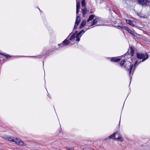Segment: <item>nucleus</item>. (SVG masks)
<instances>
[{
    "label": "nucleus",
    "instance_id": "nucleus-15",
    "mask_svg": "<svg viewBox=\"0 0 150 150\" xmlns=\"http://www.w3.org/2000/svg\"><path fill=\"white\" fill-rule=\"evenodd\" d=\"M85 32L83 30H81L79 33H77V34H76V38H78V37H79V35H80L81 33H85Z\"/></svg>",
    "mask_w": 150,
    "mask_h": 150
},
{
    "label": "nucleus",
    "instance_id": "nucleus-28",
    "mask_svg": "<svg viewBox=\"0 0 150 150\" xmlns=\"http://www.w3.org/2000/svg\"><path fill=\"white\" fill-rule=\"evenodd\" d=\"M138 63V61H136L134 64V67H135V66L137 65V64Z\"/></svg>",
    "mask_w": 150,
    "mask_h": 150
},
{
    "label": "nucleus",
    "instance_id": "nucleus-5",
    "mask_svg": "<svg viewBox=\"0 0 150 150\" xmlns=\"http://www.w3.org/2000/svg\"><path fill=\"white\" fill-rule=\"evenodd\" d=\"M14 142H15L16 144L21 146L24 145L23 142L21 139L18 138H16L15 139Z\"/></svg>",
    "mask_w": 150,
    "mask_h": 150
},
{
    "label": "nucleus",
    "instance_id": "nucleus-13",
    "mask_svg": "<svg viewBox=\"0 0 150 150\" xmlns=\"http://www.w3.org/2000/svg\"><path fill=\"white\" fill-rule=\"evenodd\" d=\"M94 17H95V16L93 15H91L89 16L88 18V19L87 22H88L90 21H91L93 19V18H94Z\"/></svg>",
    "mask_w": 150,
    "mask_h": 150
},
{
    "label": "nucleus",
    "instance_id": "nucleus-8",
    "mask_svg": "<svg viewBox=\"0 0 150 150\" xmlns=\"http://www.w3.org/2000/svg\"><path fill=\"white\" fill-rule=\"evenodd\" d=\"M99 19L100 18L99 17H96L95 19H93V21L91 22L92 24L91 25V26H92L93 25L96 24L99 20Z\"/></svg>",
    "mask_w": 150,
    "mask_h": 150
},
{
    "label": "nucleus",
    "instance_id": "nucleus-25",
    "mask_svg": "<svg viewBox=\"0 0 150 150\" xmlns=\"http://www.w3.org/2000/svg\"><path fill=\"white\" fill-rule=\"evenodd\" d=\"M1 54L2 55H4V56H5V57H6V58H8V57H11V56H10V55H9V54H7V55H6L3 54Z\"/></svg>",
    "mask_w": 150,
    "mask_h": 150
},
{
    "label": "nucleus",
    "instance_id": "nucleus-1",
    "mask_svg": "<svg viewBox=\"0 0 150 150\" xmlns=\"http://www.w3.org/2000/svg\"><path fill=\"white\" fill-rule=\"evenodd\" d=\"M133 64H132V63L128 61H127L125 62V65L124 66V67L126 70L129 71V74L130 76L131 77V75L132 74L133 72L132 73V70Z\"/></svg>",
    "mask_w": 150,
    "mask_h": 150
},
{
    "label": "nucleus",
    "instance_id": "nucleus-2",
    "mask_svg": "<svg viewBox=\"0 0 150 150\" xmlns=\"http://www.w3.org/2000/svg\"><path fill=\"white\" fill-rule=\"evenodd\" d=\"M137 57L139 59H142V62H143L148 58L149 57L148 55L145 53H137Z\"/></svg>",
    "mask_w": 150,
    "mask_h": 150
},
{
    "label": "nucleus",
    "instance_id": "nucleus-3",
    "mask_svg": "<svg viewBox=\"0 0 150 150\" xmlns=\"http://www.w3.org/2000/svg\"><path fill=\"white\" fill-rule=\"evenodd\" d=\"M115 140L119 141H122L123 140L122 138V136L120 133L117 131L115 133Z\"/></svg>",
    "mask_w": 150,
    "mask_h": 150
},
{
    "label": "nucleus",
    "instance_id": "nucleus-17",
    "mask_svg": "<svg viewBox=\"0 0 150 150\" xmlns=\"http://www.w3.org/2000/svg\"><path fill=\"white\" fill-rule=\"evenodd\" d=\"M126 62L125 60H122L118 64L121 67H123V66L125 64V63Z\"/></svg>",
    "mask_w": 150,
    "mask_h": 150
},
{
    "label": "nucleus",
    "instance_id": "nucleus-23",
    "mask_svg": "<svg viewBox=\"0 0 150 150\" xmlns=\"http://www.w3.org/2000/svg\"><path fill=\"white\" fill-rule=\"evenodd\" d=\"M8 140L9 141H10L11 142H14V140H15V139H13L11 137H9L8 139Z\"/></svg>",
    "mask_w": 150,
    "mask_h": 150
},
{
    "label": "nucleus",
    "instance_id": "nucleus-34",
    "mask_svg": "<svg viewBox=\"0 0 150 150\" xmlns=\"http://www.w3.org/2000/svg\"><path fill=\"white\" fill-rule=\"evenodd\" d=\"M97 25V26H99V25Z\"/></svg>",
    "mask_w": 150,
    "mask_h": 150
},
{
    "label": "nucleus",
    "instance_id": "nucleus-27",
    "mask_svg": "<svg viewBox=\"0 0 150 150\" xmlns=\"http://www.w3.org/2000/svg\"><path fill=\"white\" fill-rule=\"evenodd\" d=\"M142 1L144 2L145 1H146L148 3H150V0H141V1Z\"/></svg>",
    "mask_w": 150,
    "mask_h": 150
},
{
    "label": "nucleus",
    "instance_id": "nucleus-24",
    "mask_svg": "<svg viewBox=\"0 0 150 150\" xmlns=\"http://www.w3.org/2000/svg\"><path fill=\"white\" fill-rule=\"evenodd\" d=\"M118 27H120V28L121 29H124V28H125V26H124L122 25H118Z\"/></svg>",
    "mask_w": 150,
    "mask_h": 150
},
{
    "label": "nucleus",
    "instance_id": "nucleus-6",
    "mask_svg": "<svg viewBox=\"0 0 150 150\" xmlns=\"http://www.w3.org/2000/svg\"><path fill=\"white\" fill-rule=\"evenodd\" d=\"M134 53V49L133 47H131L130 50L127 52L128 54L131 55L132 56H133Z\"/></svg>",
    "mask_w": 150,
    "mask_h": 150
},
{
    "label": "nucleus",
    "instance_id": "nucleus-11",
    "mask_svg": "<svg viewBox=\"0 0 150 150\" xmlns=\"http://www.w3.org/2000/svg\"><path fill=\"white\" fill-rule=\"evenodd\" d=\"M120 60V58H117L116 57H113L111 59V61L117 62H119Z\"/></svg>",
    "mask_w": 150,
    "mask_h": 150
},
{
    "label": "nucleus",
    "instance_id": "nucleus-9",
    "mask_svg": "<svg viewBox=\"0 0 150 150\" xmlns=\"http://www.w3.org/2000/svg\"><path fill=\"white\" fill-rule=\"evenodd\" d=\"M82 14L83 17H85L87 12V9L86 7H84L83 9H81Z\"/></svg>",
    "mask_w": 150,
    "mask_h": 150
},
{
    "label": "nucleus",
    "instance_id": "nucleus-20",
    "mask_svg": "<svg viewBox=\"0 0 150 150\" xmlns=\"http://www.w3.org/2000/svg\"><path fill=\"white\" fill-rule=\"evenodd\" d=\"M129 33L131 34L132 35V36L134 37H136V35L134 33V32L132 31L131 30H129V31L128 32Z\"/></svg>",
    "mask_w": 150,
    "mask_h": 150
},
{
    "label": "nucleus",
    "instance_id": "nucleus-35",
    "mask_svg": "<svg viewBox=\"0 0 150 150\" xmlns=\"http://www.w3.org/2000/svg\"><path fill=\"white\" fill-rule=\"evenodd\" d=\"M89 29V28H88L87 29Z\"/></svg>",
    "mask_w": 150,
    "mask_h": 150
},
{
    "label": "nucleus",
    "instance_id": "nucleus-14",
    "mask_svg": "<svg viewBox=\"0 0 150 150\" xmlns=\"http://www.w3.org/2000/svg\"><path fill=\"white\" fill-rule=\"evenodd\" d=\"M126 22L131 25H134L133 23L131 20H126Z\"/></svg>",
    "mask_w": 150,
    "mask_h": 150
},
{
    "label": "nucleus",
    "instance_id": "nucleus-19",
    "mask_svg": "<svg viewBox=\"0 0 150 150\" xmlns=\"http://www.w3.org/2000/svg\"><path fill=\"white\" fill-rule=\"evenodd\" d=\"M82 6L83 7H86L85 6V0H82L81 1Z\"/></svg>",
    "mask_w": 150,
    "mask_h": 150
},
{
    "label": "nucleus",
    "instance_id": "nucleus-21",
    "mask_svg": "<svg viewBox=\"0 0 150 150\" xmlns=\"http://www.w3.org/2000/svg\"><path fill=\"white\" fill-rule=\"evenodd\" d=\"M79 24L77 23H75V24L74 26V29L73 30V31L74 30V29H75L77 27L78 25Z\"/></svg>",
    "mask_w": 150,
    "mask_h": 150
},
{
    "label": "nucleus",
    "instance_id": "nucleus-31",
    "mask_svg": "<svg viewBox=\"0 0 150 150\" xmlns=\"http://www.w3.org/2000/svg\"><path fill=\"white\" fill-rule=\"evenodd\" d=\"M120 121L119 124V126H120Z\"/></svg>",
    "mask_w": 150,
    "mask_h": 150
},
{
    "label": "nucleus",
    "instance_id": "nucleus-18",
    "mask_svg": "<svg viewBox=\"0 0 150 150\" xmlns=\"http://www.w3.org/2000/svg\"><path fill=\"white\" fill-rule=\"evenodd\" d=\"M109 137L110 139H114L115 140V133L109 136Z\"/></svg>",
    "mask_w": 150,
    "mask_h": 150
},
{
    "label": "nucleus",
    "instance_id": "nucleus-22",
    "mask_svg": "<svg viewBox=\"0 0 150 150\" xmlns=\"http://www.w3.org/2000/svg\"><path fill=\"white\" fill-rule=\"evenodd\" d=\"M125 28L124 29L127 31L128 32L129 31V30H130V29H129L128 27L126 26H125Z\"/></svg>",
    "mask_w": 150,
    "mask_h": 150
},
{
    "label": "nucleus",
    "instance_id": "nucleus-30",
    "mask_svg": "<svg viewBox=\"0 0 150 150\" xmlns=\"http://www.w3.org/2000/svg\"><path fill=\"white\" fill-rule=\"evenodd\" d=\"M59 46H60L61 47H62L63 46H64V45H58Z\"/></svg>",
    "mask_w": 150,
    "mask_h": 150
},
{
    "label": "nucleus",
    "instance_id": "nucleus-12",
    "mask_svg": "<svg viewBox=\"0 0 150 150\" xmlns=\"http://www.w3.org/2000/svg\"><path fill=\"white\" fill-rule=\"evenodd\" d=\"M77 32V31H76L75 33H74L71 36V37L69 39H68V40H69V41L70 40L71 41L74 39V38L75 37V36L76 35V33Z\"/></svg>",
    "mask_w": 150,
    "mask_h": 150
},
{
    "label": "nucleus",
    "instance_id": "nucleus-7",
    "mask_svg": "<svg viewBox=\"0 0 150 150\" xmlns=\"http://www.w3.org/2000/svg\"><path fill=\"white\" fill-rule=\"evenodd\" d=\"M76 13L78 14L79 12V9L80 7V2L78 1L77 0L76 1Z\"/></svg>",
    "mask_w": 150,
    "mask_h": 150
},
{
    "label": "nucleus",
    "instance_id": "nucleus-10",
    "mask_svg": "<svg viewBox=\"0 0 150 150\" xmlns=\"http://www.w3.org/2000/svg\"><path fill=\"white\" fill-rule=\"evenodd\" d=\"M86 21L85 20L83 21L81 23V24L80 25L79 27L80 28H81L83 27L85 25L86 23Z\"/></svg>",
    "mask_w": 150,
    "mask_h": 150
},
{
    "label": "nucleus",
    "instance_id": "nucleus-4",
    "mask_svg": "<svg viewBox=\"0 0 150 150\" xmlns=\"http://www.w3.org/2000/svg\"><path fill=\"white\" fill-rule=\"evenodd\" d=\"M71 34H70L69 35H70ZM70 35H69L68 37L64 40L60 44H58V45H64V46H67L69 43H70V41H69V40H68V38L69 37Z\"/></svg>",
    "mask_w": 150,
    "mask_h": 150
},
{
    "label": "nucleus",
    "instance_id": "nucleus-36",
    "mask_svg": "<svg viewBox=\"0 0 150 150\" xmlns=\"http://www.w3.org/2000/svg\"><path fill=\"white\" fill-rule=\"evenodd\" d=\"M1 54V53H0V54Z\"/></svg>",
    "mask_w": 150,
    "mask_h": 150
},
{
    "label": "nucleus",
    "instance_id": "nucleus-32",
    "mask_svg": "<svg viewBox=\"0 0 150 150\" xmlns=\"http://www.w3.org/2000/svg\"><path fill=\"white\" fill-rule=\"evenodd\" d=\"M39 10L40 11V12H41V10H40L39 8Z\"/></svg>",
    "mask_w": 150,
    "mask_h": 150
},
{
    "label": "nucleus",
    "instance_id": "nucleus-16",
    "mask_svg": "<svg viewBox=\"0 0 150 150\" xmlns=\"http://www.w3.org/2000/svg\"><path fill=\"white\" fill-rule=\"evenodd\" d=\"M80 16H76V21L75 23H77L78 24H79L80 23Z\"/></svg>",
    "mask_w": 150,
    "mask_h": 150
},
{
    "label": "nucleus",
    "instance_id": "nucleus-33",
    "mask_svg": "<svg viewBox=\"0 0 150 150\" xmlns=\"http://www.w3.org/2000/svg\"><path fill=\"white\" fill-rule=\"evenodd\" d=\"M90 13H92V12L91 11V12H90Z\"/></svg>",
    "mask_w": 150,
    "mask_h": 150
},
{
    "label": "nucleus",
    "instance_id": "nucleus-29",
    "mask_svg": "<svg viewBox=\"0 0 150 150\" xmlns=\"http://www.w3.org/2000/svg\"><path fill=\"white\" fill-rule=\"evenodd\" d=\"M76 38L77 39L76 40L77 41H78V42L79 41V40H80V39L79 38V37Z\"/></svg>",
    "mask_w": 150,
    "mask_h": 150
},
{
    "label": "nucleus",
    "instance_id": "nucleus-26",
    "mask_svg": "<svg viewBox=\"0 0 150 150\" xmlns=\"http://www.w3.org/2000/svg\"><path fill=\"white\" fill-rule=\"evenodd\" d=\"M66 149H68L69 150H74V149L73 148H69L67 147H66Z\"/></svg>",
    "mask_w": 150,
    "mask_h": 150
}]
</instances>
